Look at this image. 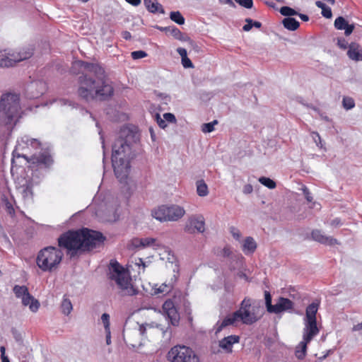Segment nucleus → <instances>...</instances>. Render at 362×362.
<instances>
[{"label":"nucleus","instance_id":"ea45409f","mask_svg":"<svg viewBox=\"0 0 362 362\" xmlns=\"http://www.w3.org/2000/svg\"><path fill=\"white\" fill-rule=\"evenodd\" d=\"M11 332L15 341L18 344V345L23 346V338L22 334L15 327H12Z\"/></svg>","mask_w":362,"mask_h":362},{"label":"nucleus","instance_id":"e433bc0d","mask_svg":"<svg viewBox=\"0 0 362 362\" xmlns=\"http://www.w3.org/2000/svg\"><path fill=\"white\" fill-rule=\"evenodd\" d=\"M259 182L262 185L268 187L269 189H274L276 185V182L273 180L270 179L269 177H261L259 178Z\"/></svg>","mask_w":362,"mask_h":362},{"label":"nucleus","instance_id":"7ed1b4c3","mask_svg":"<svg viewBox=\"0 0 362 362\" xmlns=\"http://www.w3.org/2000/svg\"><path fill=\"white\" fill-rule=\"evenodd\" d=\"M105 239L102 233L83 228L63 233L57 243L58 246L66 250V254L73 258L100 247Z\"/></svg>","mask_w":362,"mask_h":362},{"label":"nucleus","instance_id":"20e7f679","mask_svg":"<svg viewBox=\"0 0 362 362\" xmlns=\"http://www.w3.org/2000/svg\"><path fill=\"white\" fill-rule=\"evenodd\" d=\"M21 110L20 95L16 93H6L0 98V127L3 136L7 139L11 134L18 119Z\"/></svg>","mask_w":362,"mask_h":362},{"label":"nucleus","instance_id":"7c9ffc66","mask_svg":"<svg viewBox=\"0 0 362 362\" xmlns=\"http://www.w3.org/2000/svg\"><path fill=\"white\" fill-rule=\"evenodd\" d=\"M309 342L305 341H302L300 342L298 346L300 347V350H296V356L300 359L302 360L305 358L307 352V345Z\"/></svg>","mask_w":362,"mask_h":362},{"label":"nucleus","instance_id":"c03bdc74","mask_svg":"<svg viewBox=\"0 0 362 362\" xmlns=\"http://www.w3.org/2000/svg\"><path fill=\"white\" fill-rule=\"evenodd\" d=\"M131 56L134 59H139L147 56V53L143 50L134 51L131 53Z\"/></svg>","mask_w":362,"mask_h":362},{"label":"nucleus","instance_id":"4468645a","mask_svg":"<svg viewBox=\"0 0 362 362\" xmlns=\"http://www.w3.org/2000/svg\"><path fill=\"white\" fill-rule=\"evenodd\" d=\"M304 320V328L303 332V340L310 342L311 340L318 334L320 329L317 325V321Z\"/></svg>","mask_w":362,"mask_h":362},{"label":"nucleus","instance_id":"6e6552de","mask_svg":"<svg viewBox=\"0 0 362 362\" xmlns=\"http://www.w3.org/2000/svg\"><path fill=\"white\" fill-rule=\"evenodd\" d=\"M167 358L170 362H199L194 351L185 346L173 347L168 353Z\"/></svg>","mask_w":362,"mask_h":362},{"label":"nucleus","instance_id":"4c0bfd02","mask_svg":"<svg viewBox=\"0 0 362 362\" xmlns=\"http://www.w3.org/2000/svg\"><path fill=\"white\" fill-rule=\"evenodd\" d=\"M347 24V21L342 16L337 17L334 21V27L339 30H344Z\"/></svg>","mask_w":362,"mask_h":362},{"label":"nucleus","instance_id":"2f4dec72","mask_svg":"<svg viewBox=\"0 0 362 362\" xmlns=\"http://www.w3.org/2000/svg\"><path fill=\"white\" fill-rule=\"evenodd\" d=\"M13 291L18 298H22L23 296H25L28 292V289L25 286H18L16 285L13 288Z\"/></svg>","mask_w":362,"mask_h":362},{"label":"nucleus","instance_id":"9b49d317","mask_svg":"<svg viewBox=\"0 0 362 362\" xmlns=\"http://www.w3.org/2000/svg\"><path fill=\"white\" fill-rule=\"evenodd\" d=\"M33 186L34 182L33 179L26 177L18 178L16 189L18 192L21 194L24 201H30L33 199Z\"/></svg>","mask_w":362,"mask_h":362},{"label":"nucleus","instance_id":"49530a36","mask_svg":"<svg viewBox=\"0 0 362 362\" xmlns=\"http://www.w3.org/2000/svg\"><path fill=\"white\" fill-rule=\"evenodd\" d=\"M101 320L103 323L104 324V328L105 329H109L110 327V315L107 313H103L101 316Z\"/></svg>","mask_w":362,"mask_h":362},{"label":"nucleus","instance_id":"864d4df0","mask_svg":"<svg viewBox=\"0 0 362 362\" xmlns=\"http://www.w3.org/2000/svg\"><path fill=\"white\" fill-rule=\"evenodd\" d=\"M322 16H324L326 18H331L332 16V13L331 8L326 6L325 8L322 9L321 12Z\"/></svg>","mask_w":362,"mask_h":362},{"label":"nucleus","instance_id":"f704fd0d","mask_svg":"<svg viewBox=\"0 0 362 362\" xmlns=\"http://www.w3.org/2000/svg\"><path fill=\"white\" fill-rule=\"evenodd\" d=\"M160 30H165L169 32L175 39L181 36L182 32L175 26L173 27H158Z\"/></svg>","mask_w":362,"mask_h":362},{"label":"nucleus","instance_id":"6ab92c4d","mask_svg":"<svg viewBox=\"0 0 362 362\" xmlns=\"http://www.w3.org/2000/svg\"><path fill=\"white\" fill-rule=\"evenodd\" d=\"M348 57L354 61H362V49L360 45L356 42H351L349 45L347 51Z\"/></svg>","mask_w":362,"mask_h":362},{"label":"nucleus","instance_id":"de8ad7c7","mask_svg":"<svg viewBox=\"0 0 362 362\" xmlns=\"http://www.w3.org/2000/svg\"><path fill=\"white\" fill-rule=\"evenodd\" d=\"M22 140L23 142H26V143H28L30 141V145L33 146V147H35V148H39L41 145L40 142L37 139H28V138L27 136H25V137L22 138Z\"/></svg>","mask_w":362,"mask_h":362},{"label":"nucleus","instance_id":"c9c22d12","mask_svg":"<svg viewBox=\"0 0 362 362\" xmlns=\"http://www.w3.org/2000/svg\"><path fill=\"white\" fill-rule=\"evenodd\" d=\"M264 299H265V305L267 308V310L268 313H272L274 309V305L272 304V295L269 291H264Z\"/></svg>","mask_w":362,"mask_h":362},{"label":"nucleus","instance_id":"5fc2aeb1","mask_svg":"<svg viewBox=\"0 0 362 362\" xmlns=\"http://www.w3.org/2000/svg\"><path fill=\"white\" fill-rule=\"evenodd\" d=\"M177 40H179L180 41L188 42L189 45L197 46V44L193 40H192L187 35H185L182 33H181V36H179V37H177Z\"/></svg>","mask_w":362,"mask_h":362},{"label":"nucleus","instance_id":"0e129e2a","mask_svg":"<svg viewBox=\"0 0 362 362\" xmlns=\"http://www.w3.org/2000/svg\"><path fill=\"white\" fill-rule=\"evenodd\" d=\"M231 255L230 248L228 246L224 247L221 251V255L224 257H228Z\"/></svg>","mask_w":362,"mask_h":362},{"label":"nucleus","instance_id":"bf43d9fd","mask_svg":"<svg viewBox=\"0 0 362 362\" xmlns=\"http://www.w3.org/2000/svg\"><path fill=\"white\" fill-rule=\"evenodd\" d=\"M313 137L314 141L315 142L317 146L322 148V145L321 144L322 140H321V137H320V134L317 132H313Z\"/></svg>","mask_w":362,"mask_h":362},{"label":"nucleus","instance_id":"6e6d98bb","mask_svg":"<svg viewBox=\"0 0 362 362\" xmlns=\"http://www.w3.org/2000/svg\"><path fill=\"white\" fill-rule=\"evenodd\" d=\"M182 64L184 66V68H193L194 65L192 62V61L187 57L186 58H183L181 59Z\"/></svg>","mask_w":362,"mask_h":362},{"label":"nucleus","instance_id":"c85d7f7f","mask_svg":"<svg viewBox=\"0 0 362 362\" xmlns=\"http://www.w3.org/2000/svg\"><path fill=\"white\" fill-rule=\"evenodd\" d=\"M197 185V192L200 197H206L209 194L207 185L205 183L204 180H199L196 182Z\"/></svg>","mask_w":362,"mask_h":362},{"label":"nucleus","instance_id":"37998d69","mask_svg":"<svg viewBox=\"0 0 362 362\" xmlns=\"http://www.w3.org/2000/svg\"><path fill=\"white\" fill-rule=\"evenodd\" d=\"M235 1L245 8H252L253 6L252 0H235Z\"/></svg>","mask_w":362,"mask_h":362},{"label":"nucleus","instance_id":"680f3d73","mask_svg":"<svg viewBox=\"0 0 362 362\" xmlns=\"http://www.w3.org/2000/svg\"><path fill=\"white\" fill-rule=\"evenodd\" d=\"M140 238H136L132 240L131 246L133 248L141 247V243H140Z\"/></svg>","mask_w":362,"mask_h":362},{"label":"nucleus","instance_id":"13d9d810","mask_svg":"<svg viewBox=\"0 0 362 362\" xmlns=\"http://www.w3.org/2000/svg\"><path fill=\"white\" fill-rule=\"evenodd\" d=\"M355 28V25L354 24H347L345 27V28L344 29V34L346 36H349L350 35L352 32L354 31Z\"/></svg>","mask_w":362,"mask_h":362},{"label":"nucleus","instance_id":"8fccbe9b","mask_svg":"<svg viewBox=\"0 0 362 362\" xmlns=\"http://www.w3.org/2000/svg\"><path fill=\"white\" fill-rule=\"evenodd\" d=\"M163 118L165 119V122H168L170 123H176L177 122L175 116L170 112L164 113Z\"/></svg>","mask_w":362,"mask_h":362},{"label":"nucleus","instance_id":"423d86ee","mask_svg":"<svg viewBox=\"0 0 362 362\" xmlns=\"http://www.w3.org/2000/svg\"><path fill=\"white\" fill-rule=\"evenodd\" d=\"M64 253L56 247L48 246L40 250L36 258L37 267L43 272H52L61 263Z\"/></svg>","mask_w":362,"mask_h":362},{"label":"nucleus","instance_id":"72a5a7b5","mask_svg":"<svg viewBox=\"0 0 362 362\" xmlns=\"http://www.w3.org/2000/svg\"><path fill=\"white\" fill-rule=\"evenodd\" d=\"M279 11L282 16H284L286 18L291 17L293 16H296L297 14H298V13L295 9L287 6H282L280 8Z\"/></svg>","mask_w":362,"mask_h":362},{"label":"nucleus","instance_id":"4d7b16f0","mask_svg":"<svg viewBox=\"0 0 362 362\" xmlns=\"http://www.w3.org/2000/svg\"><path fill=\"white\" fill-rule=\"evenodd\" d=\"M337 45L342 49H346L348 46V42L344 38H339L337 40Z\"/></svg>","mask_w":362,"mask_h":362},{"label":"nucleus","instance_id":"69168bd1","mask_svg":"<svg viewBox=\"0 0 362 362\" xmlns=\"http://www.w3.org/2000/svg\"><path fill=\"white\" fill-rule=\"evenodd\" d=\"M177 52L180 55L181 59L183 58H186L187 57V52L186 49L182 47H178L177 49Z\"/></svg>","mask_w":362,"mask_h":362},{"label":"nucleus","instance_id":"2eb2a0df","mask_svg":"<svg viewBox=\"0 0 362 362\" xmlns=\"http://www.w3.org/2000/svg\"><path fill=\"white\" fill-rule=\"evenodd\" d=\"M165 211L168 221H177L185 213L184 209L177 205L165 206Z\"/></svg>","mask_w":362,"mask_h":362},{"label":"nucleus","instance_id":"a18cd8bd","mask_svg":"<svg viewBox=\"0 0 362 362\" xmlns=\"http://www.w3.org/2000/svg\"><path fill=\"white\" fill-rule=\"evenodd\" d=\"M140 243H141V247H146L152 245L155 243L156 239L153 238H140Z\"/></svg>","mask_w":362,"mask_h":362},{"label":"nucleus","instance_id":"9d476101","mask_svg":"<svg viewBox=\"0 0 362 362\" xmlns=\"http://www.w3.org/2000/svg\"><path fill=\"white\" fill-rule=\"evenodd\" d=\"M47 89V85L42 80H34L28 83L24 89V95L28 99H36L42 95Z\"/></svg>","mask_w":362,"mask_h":362},{"label":"nucleus","instance_id":"f257e3e1","mask_svg":"<svg viewBox=\"0 0 362 362\" xmlns=\"http://www.w3.org/2000/svg\"><path fill=\"white\" fill-rule=\"evenodd\" d=\"M76 65L83 67L88 74H83L78 77V95L86 101L94 98L107 100L114 93V88L109 83L105 69L99 64L89 63L78 60Z\"/></svg>","mask_w":362,"mask_h":362},{"label":"nucleus","instance_id":"f03ea898","mask_svg":"<svg viewBox=\"0 0 362 362\" xmlns=\"http://www.w3.org/2000/svg\"><path fill=\"white\" fill-rule=\"evenodd\" d=\"M139 134L135 127H123L112 147V165L120 182L125 180L130 172L131 161L136 158V145Z\"/></svg>","mask_w":362,"mask_h":362},{"label":"nucleus","instance_id":"09e8293b","mask_svg":"<svg viewBox=\"0 0 362 362\" xmlns=\"http://www.w3.org/2000/svg\"><path fill=\"white\" fill-rule=\"evenodd\" d=\"M303 195L305 196V198L308 202H311L313 199V197L311 196V193L309 191V189L305 186L303 185L301 188Z\"/></svg>","mask_w":362,"mask_h":362},{"label":"nucleus","instance_id":"4be33fe9","mask_svg":"<svg viewBox=\"0 0 362 362\" xmlns=\"http://www.w3.org/2000/svg\"><path fill=\"white\" fill-rule=\"evenodd\" d=\"M32 160L33 163L44 165L45 167L50 166L53 163L52 156L47 153H42L37 156L34 155Z\"/></svg>","mask_w":362,"mask_h":362},{"label":"nucleus","instance_id":"cd10ccee","mask_svg":"<svg viewBox=\"0 0 362 362\" xmlns=\"http://www.w3.org/2000/svg\"><path fill=\"white\" fill-rule=\"evenodd\" d=\"M60 308L62 313L65 315H69L73 310V305L71 300L66 297L64 296L63 300L60 305Z\"/></svg>","mask_w":362,"mask_h":362},{"label":"nucleus","instance_id":"aec40b11","mask_svg":"<svg viewBox=\"0 0 362 362\" xmlns=\"http://www.w3.org/2000/svg\"><path fill=\"white\" fill-rule=\"evenodd\" d=\"M320 300H315L308 305L305 309V316L303 320L317 321V313L320 307Z\"/></svg>","mask_w":362,"mask_h":362},{"label":"nucleus","instance_id":"58836bf2","mask_svg":"<svg viewBox=\"0 0 362 362\" xmlns=\"http://www.w3.org/2000/svg\"><path fill=\"white\" fill-rule=\"evenodd\" d=\"M2 203L6 212L13 216L15 214V210L12 203L5 197L2 199Z\"/></svg>","mask_w":362,"mask_h":362},{"label":"nucleus","instance_id":"b1692460","mask_svg":"<svg viewBox=\"0 0 362 362\" xmlns=\"http://www.w3.org/2000/svg\"><path fill=\"white\" fill-rule=\"evenodd\" d=\"M238 317L235 316L234 312L232 317H227L225 319H223L222 322H217V323L216 324L215 334L217 335L226 327L233 325V323L236 321Z\"/></svg>","mask_w":362,"mask_h":362},{"label":"nucleus","instance_id":"052dcab7","mask_svg":"<svg viewBox=\"0 0 362 362\" xmlns=\"http://www.w3.org/2000/svg\"><path fill=\"white\" fill-rule=\"evenodd\" d=\"M246 24L243 26L244 31H250L252 28V20L251 18L245 19Z\"/></svg>","mask_w":362,"mask_h":362},{"label":"nucleus","instance_id":"39448f33","mask_svg":"<svg viewBox=\"0 0 362 362\" xmlns=\"http://www.w3.org/2000/svg\"><path fill=\"white\" fill-rule=\"evenodd\" d=\"M264 314V308L259 300L245 298L240 303V308L235 312L243 324L252 325L259 321Z\"/></svg>","mask_w":362,"mask_h":362},{"label":"nucleus","instance_id":"79ce46f5","mask_svg":"<svg viewBox=\"0 0 362 362\" xmlns=\"http://www.w3.org/2000/svg\"><path fill=\"white\" fill-rule=\"evenodd\" d=\"M342 105L346 110H351L355 106V103L353 98L344 97L342 100Z\"/></svg>","mask_w":362,"mask_h":362},{"label":"nucleus","instance_id":"ddd939ff","mask_svg":"<svg viewBox=\"0 0 362 362\" xmlns=\"http://www.w3.org/2000/svg\"><path fill=\"white\" fill-rule=\"evenodd\" d=\"M163 312L165 313L170 325L178 326L180 322V315L171 300H167L163 305Z\"/></svg>","mask_w":362,"mask_h":362},{"label":"nucleus","instance_id":"c756f323","mask_svg":"<svg viewBox=\"0 0 362 362\" xmlns=\"http://www.w3.org/2000/svg\"><path fill=\"white\" fill-rule=\"evenodd\" d=\"M173 278L174 279H172L171 281L172 282L169 283V284H163L156 291L155 293H168V292L170 291V290L173 288V284L174 282L176 281L177 280V276L176 275H174L173 276Z\"/></svg>","mask_w":362,"mask_h":362},{"label":"nucleus","instance_id":"1a4fd4ad","mask_svg":"<svg viewBox=\"0 0 362 362\" xmlns=\"http://www.w3.org/2000/svg\"><path fill=\"white\" fill-rule=\"evenodd\" d=\"M33 54V51L30 48L19 52L0 51V66L7 68L13 66L16 63L30 58Z\"/></svg>","mask_w":362,"mask_h":362},{"label":"nucleus","instance_id":"3c124183","mask_svg":"<svg viewBox=\"0 0 362 362\" xmlns=\"http://www.w3.org/2000/svg\"><path fill=\"white\" fill-rule=\"evenodd\" d=\"M230 232L232 236L237 240H239L241 237V233L238 228L234 226L230 228Z\"/></svg>","mask_w":362,"mask_h":362},{"label":"nucleus","instance_id":"bb28decb","mask_svg":"<svg viewBox=\"0 0 362 362\" xmlns=\"http://www.w3.org/2000/svg\"><path fill=\"white\" fill-rule=\"evenodd\" d=\"M257 248V243L252 237H247L243 245V251H247L250 253H252Z\"/></svg>","mask_w":362,"mask_h":362},{"label":"nucleus","instance_id":"dca6fc26","mask_svg":"<svg viewBox=\"0 0 362 362\" xmlns=\"http://www.w3.org/2000/svg\"><path fill=\"white\" fill-rule=\"evenodd\" d=\"M294 303L290 299L279 297L277 302L274 305V309L272 313L279 314L282 312L288 311L293 308Z\"/></svg>","mask_w":362,"mask_h":362},{"label":"nucleus","instance_id":"a19ab883","mask_svg":"<svg viewBox=\"0 0 362 362\" xmlns=\"http://www.w3.org/2000/svg\"><path fill=\"white\" fill-rule=\"evenodd\" d=\"M218 124L217 120H214L211 122L204 123L202 126V131L204 133H210L214 131V125Z\"/></svg>","mask_w":362,"mask_h":362},{"label":"nucleus","instance_id":"f8f14e48","mask_svg":"<svg viewBox=\"0 0 362 362\" xmlns=\"http://www.w3.org/2000/svg\"><path fill=\"white\" fill-rule=\"evenodd\" d=\"M185 230L190 234L204 233L205 230L204 218L202 215L192 216L190 217L185 227Z\"/></svg>","mask_w":362,"mask_h":362},{"label":"nucleus","instance_id":"a878e982","mask_svg":"<svg viewBox=\"0 0 362 362\" xmlns=\"http://www.w3.org/2000/svg\"><path fill=\"white\" fill-rule=\"evenodd\" d=\"M152 216L153 218L160 221H168L165 211V205H163L158 207L157 209L153 210L152 211Z\"/></svg>","mask_w":362,"mask_h":362},{"label":"nucleus","instance_id":"a211bd4d","mask_svg":"<svg viewBox=\"0 0 362 362\" xmlns=\"http://www.w3.org/2000/svg\"><path fill=\"white\" fill-rule=\"evenodd\" d=\"M240 341V337L238 335H230L219 341V346L227 353L232 352V347L234 344Z\"/></svg>","mask_w":362,"mask_h":362},{"label":"nucleus","instance_id":"f3484780","mask_svg":"<svg viewBox=\"0 0 362 362\" xmlns=\"http://www.w3.org/2000/svg\"><path fill=\"white\" fill-rule=\"evenodd\" d=\"M312 238L320 243L333 245L337 244V240L329 236H326L320 230H313L311 233Z\"/></svg>","mask_w":362,"mask_h":362},{"label":"nucleus","instance_id":"473e14b6","mask_svg":"<svg viewBox=\"0 0 362 362\" xmlns=\"http://www.w3.org/2000/svg\"><path fill=\"white\" fill-rule=\"evenodd\" d=\"M170 18L178 25H183L185 23V18L180 11H171Z\"/></svg>","mask_w":362,"mask_h":362},{"label":"nucleus","instance_id":"0eeeda50","mask_svg":"<svg viewBox=\"0 0 362 362\" xmlns=\"http://www.w3.org/2000/svg\"><path fill=\"white\" fill-rule=\"evenodd\" d=\"M110 279L115 281L119 288L124 292V294L134 296L136 294V290L131 284V278L124 271V269L116 261L112 259L110 262Z\"/></svg>","mask_w":362,"mask_h":362},{"label":"nucleus","instance_id":"603ef678","mask_svg":"<svg viewBox=\"0 0 362 362\" xmlns=\"http://www.w3.org/2000/svg\"><path fill=\"white\" fill-rule=\"evenodd\" d=\"M156 119L158 126L160 128L165 129L167 127L165 119L164 118H161L158 113L156 115Z\"/></svg>","mask_w":362,"mask_h":362},{"label":"nucleus","instance_id":"e2e57ef3","mask_svg":"<svg viewBox=\"0 0 362 362\" xmlns=\"http://www.w3.org/2000/svg\"><path fill=\"white\" fill-rule=\"evenodd\" d=\"M252 191H253V187H252V185H250V184H247L243 187V192L245 194H250L252 192Z\"/></svg>","mask_w":362,"mask_h":362},{"label":"nucleus","instance_id":"338daca9","mask_svg":"<svg viewBox=\"0 0 362 362\" xmlns=\"http://www.w3.org/2000/svg\"><path fill=\"white\" fill-rule=\"evenodd\" d=\"M342 224L339 218H335L330 222V225L333 227H338Z\"/></svg>","mask_w":362,"mask_h":362},{"label":"nucleus","instance_id":"5701e85b","mask_svg":"<svg viewBox=\"0 0 362 362\" xmlns=\"http://www.w3.org/2000/svg\"><path fill=\"white\" fill-rule=\"evenodd\" d=\"M144 4L146 8V9L152 13H156L157 12L160 13L162 14L165 13V11L160 4L158 2L157 0H144Z\"/></svg>","mask_w":362,"mask_h":362},{"label":"nucleus","instance_id":"774afa93","mask_svg":"<svg viewBox=\"0 0 362 362\" xmlns=\"http://www.w3.org/2000/svg\"><path fill=\"white\" fill-rule=\"evenodd\" d=\"M105 337H106V344L110 345L111 344V332L110 329H105Z\"/></svg>","mask_w":362,"mask_h":362},{"label":"nucleus","instance_id":"412c9836","mask_svg":"<svg viewBox=\"0 0 362 362\" xmlns=\"http://www.w3.org/2000/svg\"><path fill=\"white\" fill-rule=\"evenodd\" d=\"M22 304L24 306H29V309L33 313H36L40 308V302L38 300L35 299L30 293H28L25 296L22 298Z\"/></svg>","mask_w":362,"mask_h":362},{"label":"nucleus","instance_id":"393cba45","mask_svg":"<svg viewBox=\"0 0 362 362\" xmlns=\"http://www.w3.org/2000/svg\"><path fill=\"white\" fill-rule=\"evenodd\" d=\"M282 24L284 27L291 31L296 30L299 26L300 23L292 17H287L283 19Z\"/></svg>","mask_w":362,"mask_h":362}]
</instances>
